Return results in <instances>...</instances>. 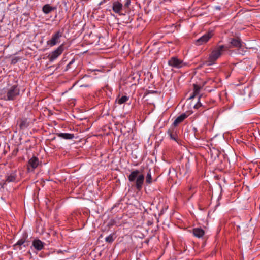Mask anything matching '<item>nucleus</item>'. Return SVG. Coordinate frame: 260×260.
<instances>
[{"label": "nucleus", "instance_id": "a211bd4d", "mask_svg": "<svg viewBox=\"0 0 260 260\" xmlns=\"http://www.w3.org/2000/svg\"><path fill=\"white\" fill-rule=\"evenodd\" d=\"M231 43L233 46L237 47H240L242 46L241 42L239 40L236 39L232 40L231 42Z\"/></svg>", "mask_w": 260, "mask_h": 260}, {"label": "nucleus", "instance_id": "1a4fd4ad", "mask_svg": "<svg viewBox=\"0 0 260 260\" xmlns=\"http://www.w3.org/2000/svg\"><path fill=\"white\" fill-rule=\"evenodd\" d=\"M122 7V4L119 2L116 1L113 3L112 10L116 13L120 14Z\"/></svg>", "mask_w": 260, "mask_h": 260}, {"label": "nucleus", "instance_id": "f3484780", "mask_svg": "<svg viewBox=\"0 0 260 260\" xmlns=\"http://www.w3.org/2000/svg\"><path fill=\"white\" fill-rule=\"evenodd\" d=\"M200 91V87L197 85H194V91L193 94L190 95L189 99H192L194 98L197 94H199Z\"/></svg>", "mask_w": 260, "mask_h": 260}, {"label": "nucleus", "instance_id": "6e6552de", "mask_svg": "<svg viewBox=\"0 0 260 260\" xmlns=\"http://www.w3.org/2000/svg\"><path fill=\"white\" fill-rule=\"evenodd\" d=\"M44 246V243L39 239H35L32 242V246L34 248L38 250H41Z\"/></svg>", "mask_w": 260, "mask_h": 260}, {"label": "nucleus", "instance_id": "b1692460", "mask_svg": "<svg viewBox=\"0 0 260 260\" xmlns=\"http://www.w3.org/2000/svg\"><path fill=\"white\" fill-rule=\"evenodd\" d=\"M130 3H131L130 0H127L126 2L125 3V5L128 7Z\"/></svg>", "mask_w": 260, "mask_h": 260}, {"label": "nucleus", "instance_id": "f257e3e1", "mask_svg": "<svg viewBox=\"0 0 260 260\" xmlns=\"http://www.w3.org/2000/svg\"><path fill=\"white\" fill-rule=\"evenodd\" d=\"M131 182H135L136 188L140 190L142 188L144 181V175L138 170H135L131 172L128 176Z\"/></svg>", "mask_w": 260, "mask_h": 260}, {"label": "nucleus", "instance_id": "423d86ee", "mask_svg": "<svg viewBox=\"0 0 260 260\" xmlns=\"http://www.w3.org/2000/svg\"><path fill=\"white\" fill-rule=\"evenodd\" d=\"M170 66L175 68H181L185 66L186 63L183 62L181 60L179 59L176 57H172L168 61Z\"/></svg>", "mask_w": 260, "mask_h": 260}, {"label": "nucleus", "instance_id": "20e7f679", "mask_svg": "<svg viewBox=\"0 0 260 260\" xmlns=\"http://www.w3.org/2000/svg\"><path fill=\"white\" fill-rule=\"evenodd\" d=\"M62 37V33L59 31L54 34L51 38L47 41V44L50 47H53L60 42V38Z\"/></svg>", "mask_w": 260, "mask_h": 260}, {"label": "nucleus", "instance_id": "dca6fc26", "mask_svg": "<svg viewBox=\"0 0 260 260\" xmlns=\"http://www.w3.org/2000/svg\"><path fill=\"white\" fill-rule=\"evenodd\" d=\"M169 135L170 139L176 141V132H174V129L173 128L172 130L171 129H169L167 132Z\"/></svg>", "mask_w": 260, "mask_h": 260}, {"label": "nucleus", "instance_id": "2eb2a0df", "mask_svg": "<svg viewBox=\"0 0 260 260\" xmlns=\"http://www.w3.org/2000/svg\"><path fill=\"white\" fill-rule=\"evenodd\" d=\"M128 97L127 96H122L120 98H117L116 100V102L119 105L122 104L126 102L128 100Z\"/></svg>", "mask_w": 260, "mask_h": 260}, {"label": "nucleus", "instance_id": "6ab92c4d", "mask_svg": "<svg viewBox=\"0 0 260 260\" xmlns=\"http://www.w3.org/2000/svg\"><path fill=\"white\" fill-rule=\"evenodd\" d=\"M146 181L148 184H150L152 182V177L150 171H149L147 174Z\"/></svg>", "mask_w": 260, "mask_h": 260}, {"label": "nucleus", "instance_id": "aec40b11", "mask_svg": "<svg viewBox=\"0 0 260 260\" xmlns=\"http://www.w3.org/2000/svg\"><path fill=\"white\" fill-rule=\"evenodd\" d=\"M201 98V95L199 96L198 97V102L193 106L194 108H196V109H198L200 107L202 106V104L201 103V102H200V98Z\"/></svg>", "mask_w": 260, "mask_h": 260}, {"label": "nucleus", "instance_id": "9b49d317", "mask_svg": "<svg viewBox=\"0 0 260 260\" xmlns=\"http://www.w3.org/2000/svg\"><path fill=\"white\" fill-rule=\"evenodd\" d=\"M187 117V115L184 113L182 114L181 115L177 117L173 123V126L175 127L176 126H177L178 124L182 122Z\"/></svg>", "mask_w": 260, "mask_h": 260}, {"label": "nucleus", "instance_id": "0eeeda50", "mask_svg": "<svg viewBox=\"0 0 260 260\" xmlns=\"http://www.w3.org/2000/svg\"><path fill=\"white\" fill-rule=\"evenodd\" d=\"M212 36L213 33L212 31H210L205 34L204 35L200 37L196 41V44L198 45H201L206 43L212 37Z\"/></svg>", "mask_w": 260, "mask_h": 260}, {"label": "nucleus", "instance_id": "412c9836", "mask_svg": "<svg viewBox=\"0 0 260 260\" xmlns=\"http://www.w3.org/2000/svg\"><path fill=\"white\" fill-rule=\"evenodd\" d=\"M15 180V177L14 176H9L7 178V181L8 182H13Z\"/></svg>", "mask_w": 260, "mask_h": 260}, {"label": "nucleus", "instance_id": "7ed1b4c3", "mask_svg": "<svg viewBox=\"0 0 260 260\" xmlns=\"http://www.w3.org/2000/svg\"><path fill=\"white\" fill-rule=\"evenodd\" d=\"M19 94V89L16 85L12 86L8 90L7 94L3 98L5 100H13Z\"/></svg>", "mask_w": 260, "mask_h": 260}, {"label": "nucleus", "instance_id": "5701e85b", "mask_svg": "<svg viewBox=\"0 0 260 260\" xmlns=\"http://www.w3.org/2000/svg\"><path fill=\"white\" fill-rule=\"evenodd\" d=\"M25 242V240L23 239H20L17 241V242L15 244V246H21L23 245Z\"/></svg>", "mask_w": 260, "mask_h": 260}, {"label": "nucleus", "instance_id": "4468645a", "mask_svg": "<svg viewBox=\"0 0 260 260\" xmlns=\"http://www.w3.org/2000/svg\"><path fill=\"white\" fill-rule=\"evenodd\" d=\"M58 136L64 139H72L74 138V135L71 133H59Z\"/></svg>", "mask_w": 260, "mask_h": 260}, {"label": "nucleus", "instance_id": "f03ea898", "mask_svg": "<svg viewBox=\"0 0 260 260\" xmlns=\"http://www.w3.org/2000/svg\"><path fill=\"white\" fill-rule=\"evenodd\" d=\"M224 46L223 45L219 46L217 48L214 50L209 56V59L206 63L208 66L213 64L215 60H216L221 55V52Z\"/></svg>", "mask_w": 260, "mask_h": 260}, {"label": "nucleus", "instance_id": "ddd939ff", "mask_svg": "<svg viewBox=\"0 0 260 260\" xmlns=\"http://www.w3.org/2000/svg\"><path fill=\"white\" fill-rule=\"evenodd\" d=\"M55 9V7H53L49 5V4L45 5L43 7V12L47 14L49 13L50 12L52 11Z\"/></svg>", "mask_w": 260, "mask_h": 260}, {"label": "nucleus", "instance_id": "39448f33", "mask_svg": "<svg viewBox=\"0 0 260 260\" xmlns=\"http://www.w3.org/2000/svg\"><path fill=\"white\" fill-rule=\"evenodd\" d=\"M63 51V44L60 45L55 50L51 52L49 55L48 58L50 62H53L60 55Z\"/></svg>", "mask_w": 260, "mask_h": 260}, {"label": "nucleus", "instance_id": "4be33fe9", "mask_svg": "<svg viewBox=\"0 0 260 260\" xmlns=\"http://www.w3.org/2000/svg\"><path fill=\"white\" fill-rule=\"evenodd\" d=\"M105 240L108 242H112L113 241V236L111 235H109L106 238Z\"/></svg>", "mask_w": 260, "mask_h": 260}, {"label": "nucleus", "instance_id": "f8f14e48", "mask_svg": "<svg viewBox=\"0 0 260 260\" xmlns=\"http://www.w3.org/2000/svg\"><path fill=\"white\" fill-rule=\"evenodd\" d=\"M193 233L196 237L201 238L204 235V231L201 228H197L193 229Z\"/></svg>", "mask_w": 260, "mask_h": 260}, {"label": "nucleus", "instance_id": "9d476101", "mask_svg": "<svg viewBox=\"0 0 260 260\" xmlns=\"http://www.w3.org/2000/svg\"><path fill=\"white\" fill-rule=\"evenodd\" d=\"M28 165V169H29V167H31L32 169H36L39 165L38 158L35 156H33L29 159Z\"/></svg>", "mask_w": 260, "mask_h": 260}]
</instances>
